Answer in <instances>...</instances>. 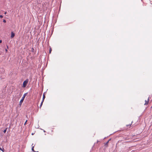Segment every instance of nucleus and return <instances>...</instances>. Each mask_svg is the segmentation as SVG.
<instances>
[{
	"mask_svg": "<svg viewBox=\"0 0 152 152\" xmlns=\"http://www.w3.org/2000/svg\"><path fill=\"white\" fill-rule=\"evenodd\" d=\"M43 101H42L41 102V103L40 104V106H39V108H41V107L42 105V104H43Z\"/></svg>",
	"mask_w": 152,
	"mask_h": 152,
	"instance_id": "423d86ee",
	"label": "nucleus"
},
{
	"mask_svg": "<svg viewBox=\"0 0 152 152\" xmlns=\"http://www.w3.org/2000/svg\"><path fill=\"white\" fill-rule=\"evenodd\" d=\"M28 94V93H26L24 94L23 95V96L22 97L20 101L19 102V105L20 106H21L22 104V103H23L25 98L26 96Z\"/></svg>",
	"mask_w": 152,
	"mask_h": 152,
	"instance_id": "f257e3e1",
	"label": "nucleus"
},
{
	"mask_svg": "<svg viewBox=\"0 0 152 152\" xmlns=\"http://www.w3.org/2000/svg\"><path fill=\"white\" fill-rule=\"evenodd\" d=\"M45 94H44H44H43V98H42V101L44 102V99H45Z\"/></svg>",
	"mask_w": 152,
	"mask_h": 152,
	"instance_id": "39448f33",
	"label": "nucleus"
},
{
	"mask_svg": "<svg viewBox=\"0 0 152 152\" xmlns=\"http://www.w3.org/2000/svg\"><path fill=\"white\" fill-rule=\"evenodd\" d=\"M15 34L13 32H12L11 33V36L10 37L11 38H13L15 36Z\"/></svg>",
	"mask_w": 152,
	"mask_h": 152,
	"instance_id": "7ed1b4c3",
	"label": "nucleus"
},
{
	"mask_svg": "<svg viewBox=\"0 0 152 152\" xmlns=\"http://www.w3.org/2000/svg\"><path fill=\"white\" fill-rule=\"evenodd\" d=\"M6 51H7V49H6Z\"/></svg>",
	"mask_w": 152,
	"mask_h": 152,
	"instance_id": "6ab92c4d",
	"label": "nucleus"
},
{
	"mask_svg": "<svg viewBox=\"0 0 152 152\" xmlns=\"http://www.w3.org/2000/svg\"><path fill=\"white\" fill-rule=\"evenodd\" d=\"M1 42H2V40H0V43H1Z\"/></svg>",
	"mask_w": 152,
	"mask_h": 152,
	"instance_id": "dca6fc26",
	"label": "nucleus"
},
{
	"mask_svg": "<svg viewBox=\"0 0 152 152\" xmlns=\"http://www.w3.org/2000/svg\"><path fill=\"white\" fill-rule=\"evenodd\" d=\"M3 18V16L2 15H0V18Z\"/></svg>",
	"mask_w": 152,
	"mask_h": 152,
	"instance_id": "4468645a",
	"label": "nucleus"
},
{
	"mask_svg": "<svg viewBox=\"0 0 152 152\" xmlns=\"http://www.w3.org/2000/svg\"><path fill=\"white\" fill-rule=\"evenodd\" d=\"M7 128H6V129L3 132L4 133H6V132L7 130Z\"/></svg>",
	"mask_w": 152,
	"mask_h": 152,
	"instance_id": "6e6552de",
	"label": "nucleus"
},
{
	"mask_svg": "<svg viewBox=\"0 0 152 152\" xmlns=\"http://www.w3.org/2000/svg\"><path fill=\"white\" fill-rule=\"evenodd\" d=\"M149 99L148 98V99L147 100H145V103L144 105H147V104H148V102H149Z\"/></svg>",
	"mask_w": 152,
	"mask_h": 152,
	"instance_id": "20e7f679",
	"label": "nucleus"
},
{
	"mask_svg": "<svg viewBox=\"0 0 152 152\" xmlns=\"http://www.w3.org/2000/svg\"><path fill=\"white\" fill-rule=\"evenodd\" d=\"M34 134V133H32L31 134H32V135H33Z\"/></svg>",
	"mask_w": 152,
	"mask_h": 152,
	"instance_id": "a211bd4d",
	"label": "nucleus"
},
{
	"mask_svg": "<svg viewBox=\"0 0 152 152\" xmlns=\"http://www.w3.org/2000/svg\"><path fill=\"white\" fill-rule=\"evenodd\" d=\"M34 50V49L33 48V50Z\"/></svg>",
	"mask_w": 152,
	"mask_h": 152,
	"instance_id": "4be33fe9",
	"label": "nucleus"
},
{
	"mask_svg": "<svg viewBox=\"0 0 152 152\" xmlns=\"http://www.w3.org/2000/svg\"><path fill=\"white\" fill-rule=\"evenodd\" d=\"M34 50V49L33 48V50Z\"/></svg>",
	"mask_w": 152,
	"mask_h": 152,
	"instance_id": "412c9836",
	"label": "nucleus"
},
{
	"mask_svg": "<svg viewBox=\"0 0 152 152\" xmlns=\"http://www.w3.org/2000/svg\"><path fill=\"white\" fill-rule=\"evenodd\" d=\"M109 141H108L106 142L105 144V145H107L109 142Z\"/></svg>",
	"mask_w": 152,
	"mask_h": 152,
	"instance_id": "9d476101",
	"label": "nucleus"
},
{
	"mask_svg": "<svg viewBox=\"0 0 152 152\" xmlns=\"http://www.w3.org/2000/svg\"><path fill=\"white\" fill-rule=\"evenodd\" d=\"M28 79H26L25 80L23 83V87H26L27 83H28Z\"/></svg>",
	"mask_w": 152,
	"mask_h": 152,
	"instance_id": "f03ea898",
	"label": "nucleus"
},
{
	"mask_svg": "<svg viewBox=\"0 0 152 152\" xmlns=\"http://www.w3.org/2000/svg\"><path fill=\"white\" fill-rule=\"evenodd\" d=\"M3 22L4 23H5L6 22V21L5 20H3Z\"/></svg>",
	"mask_w": 152,
	"mask_h": 152,
	"instance_id": "2eb2a0df",
	"label": "nucleus"
},
{
	"mask_svg": "<svg viewBox=\"0 0 152 152\" xmlns=\"http://www.w3.org/2000/svg\"><path fill=\"white\" fill-rule=\"evenodd\" d=\"M27 120H26V121L25 122V123L24 124V125H25L26 124V122H27Z\"/></svg>",
	"mask_w": 152,
	"mask_h": 152,
	"instance_id": "ddd939ff",
	"label": "nucleus"
},
{
	"mask_svg": "<svg viewBox=\"0 0 152 152\" xmlns=\"http://www.w3.org/2000/svg\"><path fill=\"white\" fill-rule=\"evenodd\" d=\"M52 50V49L51 48H50L49 50V53H51Z\"/></svg>",
	"mask_w": 152,
	"mask_h": 152,
	"instance_id": "f8f14e48",
	"label": "nucleus"
},
{
	"mask_svg": "<svg viewBox=\"0 0 152 152\" xmlns=\"http://www.w3.org/2000/svg\"><path fill=\"white\" fill-rule=\"evenodd\" d=\"M7 13V12H5L4 13V14H6Z\"/></svg>",
	"mask_w": 152,
	"mask_h": 152,
	"instance_id": "f3484780",
	"label": "nucleus"
},
{
	"mask_svg": "<svg viewBox=\"0 0 152 152\" xmlns=\"http://www.w3.org/2000/svg\"><path fill=\"white\" fill-rule=\"evenodd\" d=\"M0 150L2 151L3 152H4V149L3 148H1L0 147Z\"/></svg>",
	"mask_w": 152,
	"mask_h": 152,
	"instance_id": "0eeeda50",
	"label": "nucleus"
},
{
	"mask_svg": "<svg viewBox=\"0 0 152 152\" xmlns=\"http://www.w3.org/2000/svg\"><path fill=\"white\" fill-rule=\"evenodd\" d=\"M34 146H33L32 148H31V149H32V150L34 152H35V151L34 150Z\"/></svg>",
	"mask_w": 152,
	"mask_h": 152,
	"instance_id": "1a4fd4ad",
	"label": "nucleus"
},
{
	"mask_svg": "<svg viewBox=\"0 0 152 152\" xmlns=\"http://www.w3.org/2000/svg\"><path fill=\"white\" fill-rule=\"evenodd\" d=\"M131 124H129V125H126V126H127V127H128V126H131Z\"/></svg>",
	"mask_w": 152,
	"mask_h": 152,
	"instance_id": "9b49d317",
	"label": "nucleus"
},
{
	"mask_svg": "<svg viewBox=\"0 0 152 152\" xmlns=\"http://www.w3.org/2000/svg\"><path fill=\"white\" fill-rule=\"evenodd\" d=\"M44 132H45V130H44Z\"/></svg>",
	"mask_w": 152,
	"mask_h": 152,
	"instance_id": "aec40b11",
	"label": "nucleus"
}]
</instances>
